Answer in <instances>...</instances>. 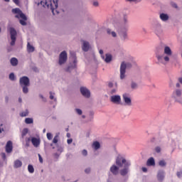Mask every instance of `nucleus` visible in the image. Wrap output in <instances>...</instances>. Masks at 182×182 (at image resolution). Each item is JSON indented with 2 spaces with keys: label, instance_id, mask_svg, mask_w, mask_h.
Listing matches in <instances>:
<instances>
[{
  "label": "nucleus",
  "instance_id": "nucleus-1",
  "mask_svg": "<svg viewBox=\"0 0 182 182\" xmlns=\"http://www.w3.org/2000/svg\"><path fill=\"white\" fill-rule=\"evenodd\" d=\"M116 165L119 167H122L124 168L120 171L121 176H126L129 173V167H130V163L126 161V159L123 156L119 155L116 159Z\"/></svg>",
  "mask_w": 182,
  "mask_h": 182
},
{
  "label": "nucleus",
  "instance_id": "nucleus-2",
  "mask_svg": "<svg viewBox=\"0 0 182 182\" xmlns=\"http://www.w3.org/2000/svg\"><path fill=\"white\" fill-rule=\"evenodd\" d=\"M173 52L171 48L168 46H165L163 55H158L157 59L160 63L163 65H167L170 62V58H171Z\"/></svg>",
  "mask_w": 182,
  "mask_h": 182
},
{
  "label": "nucleus",
  "instance_id": "nucleus-3",
  "mask_svg": "<svg viewBox=\"0 0 182 182\" xmlns=\"http://www.w3.org/2000/svg\"><path fill=\"white\" fill-rule=\"evenodd\" d=\"M41 4L44 8H50L53 15H58L59 11H58V0H43L41 1Z\"/></svg>",
  "mask_w": 182,
  "mask_h": 182
},
{
  "label": "nucleus",
  "instance_id": "nucleus-4",
  "mask_svg": "<svg viewBox=\"0 0 182 182\" xmlns=\"http://www.w3.org/2000/svg\"><path fill=\"white\" fill-rule=\"evenodd\" d=\"M12 12L13 14H16V15L15 16V18H17L18 19H19L20 18H21L19 21L21 25H22L23 26H26V20L28 18H26V16L23 14L22 11L18 8H16L12 9Z\"/></svg>",
  "mask_w": 182,
  "mask_h": 182
},
{
  "label": "nucleus",
  "instance_id": "nucleus-5",
  "mask_svg": "<svg viewBox=\"0 0 182 182\" xmlns=\"http://www.w3.org/2000/svg\"><path fill=\"white\" fill-rule=\"evenodd\" d=\"M19 83L23 88V92H28L30 85L29 78L26 76L21 77L19 80Z\"/></svg>",
  "mask_w": 182,
  "mask_h": 182
},
{
  "label": "nucleus",
  "instance_id": "nucleus-6",
  "mask_svg": "<svg viewBox=\"0 0 182 182\" xmlns=\"http://www.w3.org/2000/svg\"><path fill=\"white\" fill-rule=\"evenodd\" d=\"M10 35H11V42L10 43L11 46H15V42H16V35L18 34L16 33V30H15L13 27H10L9 28Z\"/></svg>",
  "mask_w": 182,
  "mask_h": 182
},
{
  "label": "nucleus",
  "instance_id": "nucleus-7",
  "mask_svg": "<svg viewBox=\"0 0 182 182\" xmlns=\"http://www.w3.org/2000/svg\"><path fill=\"white\" fill-rule=\"evenodd\" d=\"M68 60V53L66 51H63L59 55V65H63V63H66V61Z\"/></svg>",
  "mask_w": 182,
  "mask_h": 182
},
{
  "label": "nucleus",
  "instance_id": "nucleus-8",
  "mask_svg": "<svg viewBox=\"0 0 182 182\" xmlns=\"http://www.w3.org/2000/svg\"><path fill=\"white\" fill-rule=\"evenodd\" d=\"M123 102L125 106H132V98L127 93L122 95Z\"/></svg>",
  "mask_w": 182,
  "mask_h": 182
},
{
  "label": "nucleus",
  "instance_id": "nucleus-9",
  "mask_svg": "<svg viewBox=\"0 0 182 182\" xmlns=\"http://www.w3.org/2000/svg\"><path fill=\"white\" fill-rule=\"evenodd\" d=\"M126 63H124V62L122 63L120 66V79H124L126 74Z\"/></svg>",
  "mask_w": 182,
  "mask_h": 182
},
{
  "label": "nucleus",
  "instance_id": "nucleus-10",
  "mask_svg": "<svg viewBox=\"0 0 182 182\" xmlns=\"http://www.w3.org/2000/svg\"><path fill=\"white\" fill-rule=\"evenodd\" d=\"M111 102L115 105H120L122 103V97L120 95H112L111 96Z\"/></svg>",
  "mask_w": 182,
  "mask_h": 182
},
{
  "label": "nucleus",
  "instance_id": "nucleus-11",
  "mask_svg": "<svg viewBox=\"0 0 182 182\" xmlns=\"http://www.w3.org/2000/svg\"><path fill=\"white\" fill-rule=\"evenodd\" d=\"M110 171L112 173V174H113L114 176H117V174H119V171L120 170V166H116L115 164L112 165L110 167Z\"/></svg>",
  "mask_w": 182,
  "mask_h": 182
},
{
  "label": "nucleus",
  "instance_id": "nucleus-12",
  "mask_svg": "<svg viewBox=\"0 0 182 182\" xmlns=\"http://www.w3.org/2000/svg\"><path fill=\"white\" fill-rule=\"evenodd\" d=\"M70 55L71 56H73V58H74L75 60H73V65L69 66L66 69V72H70V69H75V68H76V63H77V61L76 60V54H75V53L72 54V52H70Z\"/></svg>",
  "mask_w": 182,
  "mask_h": 182
},
{
  "label": "nucleus",
  "instance_id": "nucleus-13",
  "mask_svg": "<svg viewBox=\"0 0 182 182\" xmlns=\"http://www.w3.org/2000/svg\"><path fill=\"white\" fill-rule=\"evenodd\" d=\"M119 34L121 36L122 41L127 39V29H121L119 31Z\"/></svg>",
  "mask_w": 182,
  "mask_h": 182
},
{
  "label": "nucleus",
  "instance_id": "nucleus-14",
  "mask_svg": "<svg viewBox=\"0 0 182 182\" xmlns=\"http://www.w3.org/2000/svg\"><path fill=\"white\" fill-rule=\"evenodd\" d=\"M31 143L34 147H38L39 144H41V139L33 137L31 138Z\"/></svg>",
  "mask_w": 182,
  "mask_h": 182
},
{
  "label": "nucleus",
  "instance_id": "nucleus-15",
  "mask_svg": "<svg viewBox=\"0 0 182 182\" xmlns=\"http://www.w3.org/2000/svg\"><path fill=\"white\" fill-rule=\"evenodd\" d=\"M174 98L176 102H178L179 103H181L182 105V101L180 100L181 99V92H176L173 94Z\"/></svg>",
  "mask_w": 182,
  "mask_h": 182
},
{
  "label": "nucleus",
  "instance_id": "nucleus-16",
  "mask_svg": "<svg viewBox=\"0 0 182 182\" xmlns=\"http://www.w3.org/2000/svg\"><path fill=\"white\" fill-rule=\"evenodd\" d=\"M12 149H13V146H12V141H9L6 143V151L7 153H12Z\"/></svg>",
  "mask_w": 182,
  "mask_h": 182
},
{
  "label": "nucleus",
  "instance_id": "nucleus-17",
  "mask_svg": "<svg viewBox=\"0 0 182 182\" xmlns=\"http://www.w3.org/2000/svg\"><path fill=\"white\" fill-rule=\"evenodd\" d=\"M102 58L106 62V63H109L112 62V55L110 54H106L105 58V55H101Z\"/></svg>",
  "mask_w": 182,
  "mask_h": 182
},
{
  "label": "nucleus",
  "instance_id": "nucleus-18",
  "mask_svg": "<svg viewBox=\"0 0 182 182\" xmlns=\"http://www.w3.org/2000/svg\"><path fill=\"white\" fill-rule=\"evenodd\" d=\"M146 166H156V161H154V158L151 157L146 161Z\"/></svg>",
  "mask_w": 182,
  "mask_h": 182
},
{
  "label": "nucleus",
  "instance_id": "nucleus-19",
  "mask_svg": "<svg viewBox=\"0 0 182 182\" xmlns=\"http://www.w3.org/2000/svg\"><path fill=\"white\" fill-rule=\"evenodd\" d=\"M90 48V46L89 45V42L83 41L82 50H84V52H87Z\"/></svg>",
  "mask_w": 182,
  "mask_h": 182
},
{
  "label": "nucleus",
  "instance_id": "nucleus-20",
  "mask_svg": "<svg viewBox=\"0 0 182 182\" xmlns=\"http://www.w3.org/2000/svg\"><path fill=\"white\" fill-rule=\"evenodd\" d=\"M27 51L28 53H32V52H35V47L31 46L30 43H27Z\"/></svg>",
  "mask_w": 182,
  "mask_h": 182
},
{
  "label": "nucleus",
  "instance_id": "nucleus-21",
  "mask_svg": "<svg viewBox=\"0 0 182 182\" xmlns=\"http://www.w3.org/2000/svg\"><path fill=\"white\" fill-rule=\"evenodd\" d=\"M159 181H163L164 178V171H160L157 175Z\"/></svg>",
  "mask_w": 182,
  "mask_h": 182
},
{
  "label": "nucleus",
  "instance_id": "nucleus-22",
  "mask_svg": "<svg viewBox=\"0 0 182 182\" xmlns=\"http://www.w3.org/2000/svg\"><path fill=\"white\" fill-rule=\"evenodd\" d=\"M19 167H22V161L17 159L14 161V168H19Z\"/></svg>",
  "mask_w": 182,
  "mask_h": 182
},
{
  "label": "nucleus",
  "instance_id": "nucleus-23",
  "mask_svg": "<svg viewBox=\"0 0 182 182\" xmlns=\"http://www.w3.org/2000/svg\"><path fill=\"white\" fill-rule=\"evenodd\" d=\"M160 19L164 22H166V21H168V15L162 13L160 14Z\"/></svg>",
  "mask_w": 182,
  "mask_h": 182
},
{
  "label": "nucleus",
  "instance_id": "nucleus-24",
  "mask_svg": "<svg viewBox=\"0 0 182 182\" xmlns=\"http://www.w3.org/2000/svg\"><path fill=\"white\" fill-rule=\"evenodd\" d=\"M11 65L12 66H17L18 65V59L16 58H12L10 60Z\"/></svg>",
  "mask_w": 182,
  "mask_h": 182
},
{
  "label": "nucleus",
  "instance_id": "nucleus-25",
  "mask_svg": "<svg viewBox=\"0 0 182 182\" xmlns=\"http://www.w3.org/2000/svg\"><path fill=\"white\" fill-rule=\"evenodd\" d=\"M92 147L95 150H99V149H100V143H99V141L93 142Z\"/></svg>",
  "mask_w": 182,
  "mask_h": 182
},
{
  "label": "nucleus",
  "instance_id": "nucleus-26",
  "mask_svg": "<svg viewBox=\"0 0 182 182\" xmlns=\"http://www.w3.org/2000/svg\"><path fill=\"white\" fill-rule=\"evenodd\" d=\"M107 33L108 35H112V36L113 38H116V36H117V35L116 34V32L112 31V30H110V28H107Z\"/></svg>",
  "mask_w": 182,
  "mask_h": 182
},
{
  "label": "nucleus",
  "instance_id": "nucleus-27",
  "mask_svg": "<svg viewBox=\"0 0 182 182\" xmlns=\"http://www.w3.org/2000/svg\"><path fill=\"white\" fill-rule=\"evenodd\" d=\"M28 114H29V111H28V109L20 113L21 117H26Z\"/></svg>",
  "mask_w": 182,
  "mask_h": 182
},
{
  "label": "nucleus",
  "instance_id": "nucleus-28",
  "mask_svg": "<svg viewBox=\"0 0 182 182\" xmlns=\"http://www.w3.org/2000/svg\"><path fill=\"white\" fill-rule=\"evenodd\" d=\"M28 172L31 173V174L33 173H35V168H33V166L31 164L28 166Z\"/></svg>",
  "mask_w": 182,
  "mask_h": 182
},
{
  "label": "nucleus",
  "instance_id": "nucleus-29",
  "mask_svg": "<svg viewBox=\"0 0 182 182\" xmlns=\"http://www.w3.org/2000/svg\"><path fill=\"white\" fill-rule=\"evenodd\" d=\"M25 123L26 124H32V123H33V119H32V118H26Z\"/></svg>",
  "mask_w": 182,
  "mask_h": 182
},
{
  "label": "nucleus",
  "instance_id": "nucleus-30",
  "mask_svg": "<svg viewBox=\"0 0 182 182\" xmlns=\"http://www.w3.org/2000/svg\"><path fill=\"white\" fill-rule=\"evenodd\" d=\"M81 95L84 96V97L89 98L90 97V92H81Z\"/></svg>",
  "mask_w": 182,
  "mask_h": 182
},
{
  "label": "nucleus",
  "instance_id": "nucleus-31",
  "mask_svg": "<svg viewBox=\"0 0 182 182\" xmlns=\"http://www.w3.org/2000/svg\"><path fill=\"white\" fill-rule=\"evenodd\" d=\"M28 128H25L23 129L22 132H21V136L23 139V137H25V136H26V134H28Z\"/></svg>",
  "mask_w": 182,
  "mask_h": 182
},
{
  "label": "nucleus",
  "instance_id": "nucleus-32",
  "mask_svg": "<svg viewBox=\"0 0 182 182\" xmlns=\"http://www.w3.org/2000/svg\"><path fill=\"white\" fill-rule=\"evenodd\" d=\"M166 164H167V163H166V161H164V160L159 161V165L161 167H166Z\"/></svg>",
  "mask_w": 182,
  "mask_h": 182
},
{
  "label": "nucleus",
  "instance_id": "nucleus-33",
  "mask_svg": "<svg viewBox=\"0 0 182 182\" xmlns=\"http://www.w3.org/2000/svg\"><path fill=\"white\" fill-rule=\"evenodd\" d=\"M9 79L10 80H15V74H14V73H10Z\"/></svg>",
  "mask_w": 182,
  "mask_h": 182
},
{
  "label": "nucleus",
  "instance_id": "nucleus-34",
  "mask_svg": "<svg viewBox=\"0 0 182 182\" xmlns=\"http://www.w3.org/2000/svg\"><path fill=\"white\" fill-rule=\"evenodd\" d=\"M80 92H89V90L85 87H81L80 89Z\"/></svg>",
  "mask_w": 182,
  "mask_h": 182
},
{
  "label": "nucleus",
  "instance_id": "nucleus-35",
  "mask_svg": "<svg viewBox=\"0 0 182 182\" xmlns=\"http://www.w3.org/2000/svg\"><path fill=\"white\" fill-rule=\"evenodd\" d=\"M59 136L58 135L55 136L53 139V143H54V144H56V143H58V138Z\"/></svg>",
  "mask_w": 182,
  "mask_h": 182
},
{
  "label": "nucleus",
  "instance_id": "nucleus-36",
  "mask_svg": "<svg viewBox=\"0 0 182 182\" xmlns=\"http://www.w3.org/2000/svg\"><path fill=\"white\" fill-rule=\"evenodd\" d=\"M52 137H53L52 134L50 133V132H48L47 133V139H48V140H52Z\"/></svg>",
  "mask_w": 182,
  "mask_h": 182
},
{
  "label": "nucleus",
  "instance_id": "nucleus-37",
  "mask_svg": "<svg viewBox=\"0 0 182 182\" xmlns=\"http://www.w3.org/2000/svg\"><path fill=\"white\" fill-rule=\"evenodd\" d=\"M155 151H156V153H160V151H161V148H160V146H156V147L155 148Z\"/></svg>",
  "mask_w": 182,
  "mask_h": 182
},
{
  "label": "nucleus",
  "instance_id": "nucleus-38",
  "mask_svg": "<svg viewBox=\"0 0 182 182\" xmlns=\"http://www.w3.org/2000/svg\"><path fill=\"white\" fill-rule=\"evenodd\" d=\"M131 87L132 89H136V87H137V85L135 84L134 82H132V84H131Z\"/></svg>",
  "mask_w": 182,
  "mask_h": 182
},
{
  "label": "nucleus",
  "instance_id": "nucleus-39",
  "mask_svg": "<svg viewBox=\"0 0 182 182\" xmlns=\"http://www.w3.org/2000/svg\"><path fill=\"white\" fill-rule=\"evenodd\" d=\"M123 21H124V23L125 25L127 23L128 20H127V16H124Z\"/></svg>",
  "mask_w": 182,
  "mask_h": 182
},
{
  "label": "nucleus",
  "instance_id": "nucleus-40",
  "mask_svg": "<svg viewBox=\"0 0 182 182\" xmlns=\"http://www.w3.org/2000/svg\"><path fill=\"white\" fill-rule=\"evenodd\" d=\"M75 112L77 113V114H82V109H75Z\"/></svg>",
  "mask_w": 182,
  "mask_h": 182
},
{
  "label": "nucleus",
  "instance_id": "nucleus-41",
  "mask_svg": "<svg viewBox=\"0 0 182 182\" xmlns=\"http://www.w3.org/2000/svg\"><path fill=\"white\" fill-rule=\"evenodd\" d=\"M38 159H39L40 163H43V159H42V156H41L40 154H38Z\"/></svg>",
  "mask_w": 182,
  "mask_h": 182
},
{
  "label": "nucleus",
  "instance_id": "nucleus-42",
  "mask_svg": "<svg viewBox=\"0 0 182 182\" xmlns=\"http://www.w3.org/2000/svg\"><path fill=\"white\" fill-rule=\"evenodd\" d=\"M82 153L83 156H87V151L86 149L82 150Z\"/></svg>",
  "mask_w": 182,
  "mask_h": 182
},
{
  "label": "nucleus",
  "instance_id": "nucleus-43",
  "mask_svg": "<svg viewBox=\"0 0 182 182\" xmlns=\"http://www.w3.org/2000/svg\"><path fill=\"white\" fill-rule=\"evenodd\" d=\"M73 141V139H68L67 140V143H68V144H72V142Z\"/></svg>",
  "mask_w": 182,
  "mask_h": 182
},
{
  "label": "nucleus",
  "instance_id": "nucleus-44",
  "mask_svg": "<svg viewBox=\"0 0 182 182\" xmlns=\"http://www.w3.org/2000/svg\"><path fill=\"white\" fill-rule=\"evenodd\" d=\"M50 99L51 100H53V99H55V97L53 96V93H52V92H50Z\"/></svg>",
  "mask_w": 182,
  "mask_h": 182
},
{
  "label": "nucleus",
  "instance_id": "nucleus-45",
  "mask_svg": "<svg viewBox=\"0 0 182 182\" xmlns=\"http://www.w3.org/2000/svg\"><path fill=\"white\" fill-rule=\"evenodd\" d=\"M181 176H182V171L177 172V176L178 178L181 177Z\"/></svg>",
  "mask_w": 182,
  "mask_h": 182
},
{
  "label": "nucleus",
  "instance_id": "nucleus-46",
  "mask_svg": "<svg viewBox=\"0 0 182 182\" xmlns=\"http://www.w3.org/2000/svg\"><path fill=\"white\" fill-rule=\"evenodd\" d=\"M93 6H99V2H97V1H94V2H93Z\"/></svg>",
  "mask_w": 182,
  "mask_h": 182
},
{
  "label": "nucleus",
  "instance_id": "nucleus-47",
  "mask_svg": "<svg viewBox=\"0 0 182 182\" xmlns=\"http://www.w3.org/2000/svg\"><path fill=\"white\" fill-rule=\"evenodd\" d=\"M85 172L87 173V174H89V173H90V168H86L85 170Z\"/></svg>",
  "mask_w": 182,
  "mask_h": 182
},
{
  "label": "nucleus",
  "instance_id": "nucleus-48",
  "mask_svg": "<svg viewBox=\"0 0 182 182\" xmlns=\"http://www.w3.org/2000/svg\"><path fill=\"white\" fill-rule=\"evenodd\" d=\"M13 2H14V4H16V5L19 4V0H13Z\"/></svg>",
  "mask_w": 182,
  "mask_h": 182
},
{
  "label": "nucleus",
  "instance_id": "nucleus-49",
  "mask_svg": "<svg viewBox=\"0 0 182 182\" xmlns=\"http://www.w3.org/2000/svg\"><path fill=\"white\" fill-rule=\"evenodd\" d=\"M1 157L2 159H6V155L5 154V153H1Z\"/></svg>",
  "mask_w": 182,
  "mask_h": 182
},
{
  "label": "nucleus",
  "instance_id": "nucleus-50",
  "mask_svg": "<svg viewBox=\"0 0 182 182\" xmlns=\"http://www.w3.org/2000/svg\"><path fill=\"white\" fill-rule=\"evenodd\" d=\"M40 97L43 100V102H46V99L43 95H40Z\"/></svg>",
  "mask_w": 182,
  "mask_h": 182
},
{
  "label": "nucleus",
  "instance_id": "nucleus-51",
  "mask_svg": "<svg viewBox=\"0 0 182 182\" xmlns=\"http://www.w3.org/2000/svg\"><path fill=\"white\" fill-rule=\"evenodd\" d=\"M142 171H144V173H146L147 171V168L143 167L142 168Z\"/></svg>",
  "mask_w": 182,
  "mask_h": 182
},
{
  "label": "nucleus",
  "instance_id": "nucleus-52",
  "mask_svg": "<svg viewBox=\"0 0 182 182\" xmlns=\"http://www.w3.org/2000/svg\"><path fill=\"white\" fill-rule=\"evenodd\" d=\"M108 86H109V87H113V83L109 82Z\"/></svg>",
  "mask_w": 182,
  "mask_h": 182
},
{
  "label": "nucleus",
  "instance_id": "nucleus-53",
  "mask_svg": "<svg viewBox=\"0 0 182 182\" xmlns=\"http://www.w3.org/2000/svg\"><path fill=\"white\" fill-rule=\"evenodd\" d=\"M178 80L179 83H181V85H182V77H179L178 79Z\"/></svg>",
  "mask_w": 182,
  "mask_h": 182
},
{
  "label": "nucleus",
  "instance_id": "nucleus-54",
  "mask_svg": "<svg viewBox=\"0 0 182 182\" xmlns=\"http://www.w3.org/2000/svg\"><path fill=\"white\" fill-rule=\"evenodd\" d=\"M4 132V128H2V125L0 126V133H2Z\"/></svg>",
  "mask_w": 182,
  "mask_h": 182
},
{
  "label": "nucleus",
  "instance_id": "nucleus-55",
  "mask_svg": "<svg viewBox=\"0 0 182 182\" xmlns=\"http://www.w3.org/2000/svg\"><path fill=\"white\" fill-rule=\"evenodd\" d=\"M100 54L102 55V56H103V50H100Z\"/></svg>",
  "mask_w": 182,
  "mask_h": 182
},
{
  "label": "nucleus",
  "instance_id": "nucleus-56",
  "mask_svg": "<svg viewBox=\"0 0 182 182\" xmlns=\"http://www.w3.org/2000/svg\"><path fill=\"white\" fill-rule=\"evenodd\" d=\"M18 102H19V103H22V98L19 97L18 98Z\"/></svg>",
  "mask_w": 182,
  "mask_h": 182
},
{
  "label": "nucleus",
  "instance_id": "nucleus-57",
  "mask_svg": "<svg viewBox=\"0 0 182 182\" xmlns=\"http://www.w3.org/2000/svg\"><path fill=\"white\" fill-rule=\"evenodd\" d=\"M176 87H180V83H176Z\"/></svg>",
  "mask_w": 182,
  "mask_h": 182
},
{
  "label": "nucleus",
  "instance_id": "nucleus-58",
  "mask_svg": "<svg viewBox=\"0 0 182 182\" xmlns=\"http://www.w3.org/2000/svg\"><path fill=\"white\" fill-rule=\"evenodd\" d=\"M128 2H134L136 0H127Z\"/></svg>",
  "mask_w": 182,
  "mask_h": 182
},
{
  "label": "nucleus",
  "instance_id": "nucleus-59",
  "mask_svg": "<svg viewBox=\"0 0 182 182\" xmlns=\"http://www.w3.org/2000/svg\"><path fill=\"white\" fill-rule=\"evenodd\" d=\"M173 6L174 8H177V4H174L173 5Z\"/></svg>",
  "mask_w": 182,
  "mask_h": 182
},
{
  "label": "nucleus",
  "instance_id": "nucleus-60",
  "mask_svg": "<svg viewBox=\"0 0 182 182\" xmlns=\"http://www.w3.org/2000/svg\"><path fill=\"white\" fill-rule=\"evenodd\" d=\"M67 137H70V134L69 133L67 134Z\"/></svg>",
  "mask_w": 182,
  "mask_h": 182
},
{
  "label": "nucleus",
  "instance_id": "nucleus-61",
  "mask_svg": "<svg viewBox=\"0 0 182 182\" xmlns=\"http://www.w3.org/2000/svg\"><path fill=\"white\" fill-rule=\"evenodd\" d=\"M5 2H9L10 0H4Z\"/></svg>",
  "mask_w": 182,
  "mask_h": 182
},
{
  "label": "nucleus",
  "instance_id": "nucleus-62",
  "mask_svg": "<svg viewBox=\"0 0 182 182\" xmlns=\"http://www.w3.org/2000/svg\"><path fill=\"white\" fill-rule=\"evenodd\" d=\"M85 117H86L85 115H82V119H85Z\"/></svg>",
  "mask_w": 182,
  "mask_h": 182
},
{
  "label": "nucleus",
  "instance_id": "nucleus-63",
  "mask_svg": "<svg viewBox=\"0 0 182 182\" xmlns=\"http://www.w3.org/2000/svg\"><path fill=\"white\" fill-rule=\"evenodd\" d=\"M45 132H46V129H43V133H45Z\"/></svg>",
  "mask_w": 182,
  "mask_h": 182
},
{
  "label": "nucleus",
  "instance_id": "nucleus-64",
  "mask_svg": "<svg viewBox=\"0 0 182 182\" xmlns=\"http://www.w3.org/2000/svg\"><path fill=\"white\" fill-rule=\"evenodd\" d=\"M55 102H56V98L54 99Z\"/></svg>",
  "mask_w": 182,
  "mask_h": 182
}]
</instances>
